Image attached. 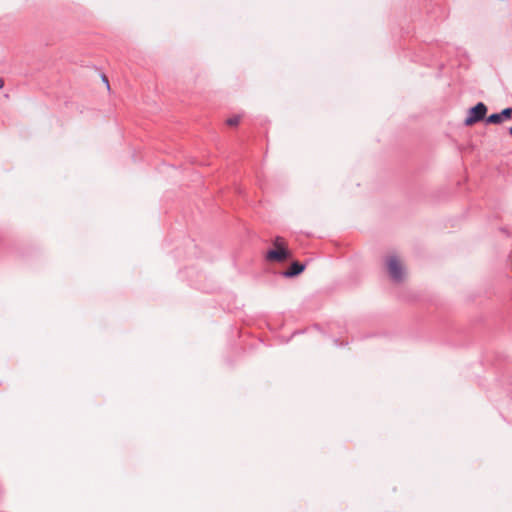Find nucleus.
Returning a JSON list of instances; mask_svg holds the SVG:
<instances>
[{"label": "nucleus", "mask_w": 512, "mask_h": 512, "mask_svg": "<svg viewBox=\"0 0 512 512\" xmlns=\"http://www.w3.org/2000/svg\"><path fill=\"white\" fill-rule=\"evenodd\" d=\"M240 120V116H232L226 120V123L229 126H237L240 123Z\"/></svg>", "instance_id": "423d86ee"}, {"label": "nucleus", "mask_w": 512, "mask_h": 512, "mask_svg": "<svg viewBox=\"0 0 512 512\" xmlns=\"http://www.w3.org/2000/svg\"><path fill=\"white\" fill-rule=\"evenodd\" d=\"M292 257L291 251L287 247V242L283 237H276L273 241V249L266 254V259L270 262H283Z\"/></svg>", "instance_id": "f257e3e1"}, {"label": "nucleus", "mask_w": 512, "mask_h": 512, "mask_svg": "<svg viewBox=\"0 0 512 512\" xmlns=\"http://www.w3.org/2000/svg\"><path fill=\"white\" fill-rule=\"evenodd\" d=\"M502 121L501 115L499 114H492L487 118L488 123L498 124Z\"/></svg>", "instance_id": "39448f33"}, {"label": "nucleus", "mask_w": 512, "mask_h": 512, "mask_svg": "<svg viewBox=\"0 0 512 512\" xmlns=\"http://www.w3.org/2000/svg\"><path fill=\"white\" fill-rule=\"evenodd\" d=\"M387 267L390 276L395 281H402L405 276V271L402 262L394 255L387 258Z\"/></svg>", "instance_id": "f03ea898"}, {"label": "nucleus", "mask_w": 512, "mask_h": 512, "mask_svg": "<svg viewBox=\"0 0 512 512\" xmlns=\"http://www.w3.org/2000/svg\"><path fill=\"white\" fill-rule=\"evenodd\" d=\"M4 86V81L2 79H0V88H2Z\"/></svg>", "instance_id": "6e6552de"}, {"label": "nucleus", "mask_w": 512, "mask_h": 512, "mask_svg": "<svg viewBox=\"0 0 512 512\" xmlns=\"http://www.w3.org/2000/svg\"><path fill=\"white\" fill-rule=\"evenodd\" d=\"M510 133L512 134V126H511V129H510Z\"/></svg>", "instance_id": "1a4fd4ad"}, {"label": "nucleus", "mask_w": 512, "mask_h": 512, "mask_svg": "<svg viewBox=\"0 0 512 512\" xmlns=\"http://www.w3.org/2000/svg\"><path fill=\"white\" fill-rule=\"evenodd\" d=\"M304 269L305 266L303 264L299 262H293L290 268L287 271H285L284 275L286 277H293L303 272Z\"/></svg>", "instance_id": "20e7f679"}, {"label": "nucleus", "mask_w": 512, "mask_h": 512, "mask_svg": "<svg viewBox=\"0 0 512 512\" xmlns=\"http://www.w3.org/2000/svg\"><path fill=\"white\" fill-rule=\"evenodd\" d=\"M487 113V107L484 103L479 102L477 105L469 109L468 116L464 123L466 126H472L475 123L484 119Z\"/></svg>", "instance_id": "7ed1b4c3"}, {"label": "nucleus", "mask_w": 512, "mask_h": 512, "mask_svg": "<svg viewBox=\"0 0 512 512\" xmlns=\"http://www.w3.org/2000/svg\"><path fill=\"white\" fill-rule=\"evenodd\" d=\"M501 118L503 119H509L512 115V108H506L501 113Z\"/></svg>", "instance_id": "0eeeda50"}]
</instances>
